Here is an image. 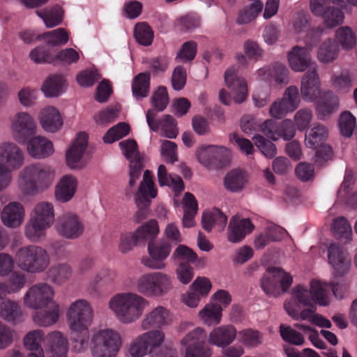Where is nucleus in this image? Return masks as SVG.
<instances>
[{"mask_svg": "<svg viewBox=\"0 0 357 357\" xmlns=\"http://www.w3.org/2000/svg\"><path fill=\"white\" fill-rule=\"evenodd\" d=\"M66 321L70 331L73 349L85 351L90 346L93 357H116L123 347L121 334L109 327H102L89 333L93 319V310L85 299L72 302L66 309Z\"/></svg>", "mask_w": 357, "mask_h": 357, "instance_id": "obj_1", "label": "nucleus"}, {"mask_svg": "<svg viewBox=\"0 0 357 357\" xmlns=\"http://www.w3.org/2000/svg\"><path fill=\"white\" fill-rule=\"evenodd\" d=\"M137 292L122 291L114 294L107 302V307L121 324L130 325L138 321L149 305L146 297H161L173 289L170 275L162 271L146 272L135 282Z\"/></svg>", "mask_w": 357, "mask_h": 357, "instance_id": "obj_2", "label": "nucleus"}, {"mask_svg": "<svg viewBox=\"0 0 357 357\" xmlns=\"http://www.w3.org/2000/svg\"><path fill=\"white\" fill-rule=\"evenodd\" d=\"M330 289L337 298L342 295L338 292V284L329 283L326 281L314 278L309 282V285L298 284L291 290L289 296L284 302V311H292L294 314L297 310L306 308H314L316 305L328 306L332 301Z\"/></svg>", "mask_w": 357, "mask_h": 357, "instance_id": "obj_3", "label": "nucleus"}, {"mask_svg": "<svg viewBox=\"0 0 357 357\" xmlns=\"http://www.w3.org/2000/svg\"><path fill=\"white\" fill-rule=\"evenodd\" d=\"M55 178V171L51 166L33 163L23 168L18 176L17 185L25 195H34L47 190Z\"/></svg>", "mask_w": 357, "mask_h": 357, "instance_id": "obj_4", "label": "nucleus"}, {"mask_svg": "<svg viewBox=\"0 0 357 357\" xmlns=\"http://www.w3.org/2000/svg\"><path fill=\"white\" fill-rule=\"evenodd\" d=\"M54 220L53 204L47 202H38L31 211L25 229L26 236L31 241H39L45 236L46 231L52 227Z\"/></svg>", "mask_w": 357, "mask_h": 357, "instance_id": "obj_5", "label": "nucleus"}, {"mask_svg": "<svg viewBox=\"0 0 357 357\" xmlns=\"http://www.w3.org/2000/svg\"><path fill=\"white\" fill-rule=\"evenodd\" d=\"M24 162V152L15 142H0V191L10 185L12 180L10 172L20 168Z\"/></svg>", "mask_w": 357, "mask_h": 357, "instance_id": "obj_6", "label": "nucleus"}, {"mask_svg": "<svg viewBox=\"0 0 357 357\" xmlns=\"http://www.w3.org/2000/svg\"><path fill=\"white\" fill-rule=\"evenodd\" d=\"M15 259L20 268L31 273L43 272L50 262L47 252L42 247L33 245L20 248L16 252Z\"/></svg>", "mask_w": 357, "mask_h": 357, "instance_id": "obj_7", "label": "nucleus"}, {"mask_svg": "<svg viewBox=\"0 0 357 357\" xmlns=\"http://www.w3.org/2000/svg\"><path fill=\"white\" fill-rule=\"evenodd\" d=\"M225 84L230 89L231 93L225 89L220 90L219 100L225 105H230L232 102L241 104L245 101L248 96L247 81L238 75L234 67L228 68L224 75Z\"/></svg>", "mask_w": 357, "mask_h": 357, "instance_id": "obj_8", "label": "nucleus"}, {"mask_svg": "<svg viewBox=\"0 0 357 357\" xmlns=\"http://www.w3.org/2000/svg\"><path fill=\"white\" fill-rule=\"evenodd\" d=\"M206 332L202 327H197L188 333L181 340L184 357H211V349L206 344Z\"/></svg>", "mask_w": 357, "mask_h": 357, "instance_id": "obj_9", "label": "nucleus"}, {"mask_svg": "<svg viewBox=\"0 0 357 357\" xmlns=\"http://www.w3.org/2000/svg\"><path fill=\"white\" fill-rule=\"evenodd\" d=\"M172 245L165 240L151 241L147 245L148 256H143L140 263L152 270H163L167 267L166 259L170 255Z\"/></svg>", "mask_w": 357, "mask_h": 357, "instance_id": "obj_10", "label": "nucleus"}, {"mask_svg": "<svg viewBox=\"0 0 357 357\" xmlns=\"http://www.w3.org/2000/svg\"><path fill=\"white\" fill-rule=\"evenodd\" d=\"M328 134L327 128L320 123L314 124L305 133V145L310 149L316 150L317 162L327 160L332 156V149L324 144Z\"/></svg>", "mask_w": 357, "mask_h": 357, "instance_id": "obj_11", "label": "nucleus"}, {"mask_svg": "<svg viewBox=\"0 0 357 357\" xmlns=\"http://www.w3.org/2000/svg\"><path fill=\"white\" fill-rule=\"evenodd\" d=\"M36 130L35 119L27 112H18L10 119V135L18 144H25L29 137L36 134Z\"/></svg>", "mask_w": 357, "mask_h": 357, "instance_id": "obj_12", "label": "nucleus"}, {"mask_svg": "<svg viewBox=\"0 0 357 357\" xmlns=\"http://www.w3.org/2000/svg\"><path fill=\"white\" fill-rule=\"evenodd\" d=\"M88 144V134L85 132H78L66 151V163L70 169L80 170L85 167L86 160L84 155Z\"/></svg>", "mask_w": 357, "mask_h": 357, "instance_id": "obj_13", "label": "nucleus"}, {"mask_svg": "<svg viewBox=\"0 0 357 357\" xmlns=\"http://www.w3.org/2000/svg\"><path fill=\"white\" fill-rule=\"evenodd\" d=\"M293 283L290 273L280 267H269L261 279V287L268 294H274L278 288L287 291Z\"/></svg>", "mask_w": 357, "mask_h": 357, "instance_id": "obj_14", "label": "nucleus"}, {"mask_svg": "<svg viewBox=\"0 0 357 357\" xmlns=\"http://www.w3.org/2000/svg\"><path fill=\"white\" fill-rule=\"evenodd\" d=\"M67 337L60 331L49 333L45 337L44 349L31 353L28 357H67L68 351Z\"/></svg>", "mask_w": 357, "mask_h": 357, "instance_id": "obj_15", "label": "nucleus"}, {"mask_svg": "<svg viewBox=\"0 0 357 357\" xmlns=\"http://www.w3.org/2000/svg\"><path fill=\"white\" fill-rule=\"evenodd\" d=\"M55 229L61 236L74 240L83 234L84 225L82 219L77 213L68 211L58 218Z\"/></svg>", "mask_w": 357, "mask_h": 357, "instance_id": "obj_16", "label": "nucleus"}, {"mask_svg": "<svg viewBox=\"0 0 357 357\" xmlns=\"http://www.w3.org/2000/svg\"><path fill=\"white\" fill-rule=\"evenodd\" d=\"M55 291L49 284L41 282L31 286L24 297V303L28 307L36 310L54 300Z\"/></svg>", "mask_w": 357, "mask_h": 357, "instance_id": "obj_17", "label": "nucleus"}, {"mask_svg": "<svg viewBox=\"0 0 357 357\" xmlns=\"http://www.w3.org/2000/svg\"><path fill=\"white\" fill-rule=\"evenodd\" d=\"M37 119L40 128L47 133L55 134L61 130L64 126V118L60 109L51 105L40 109Z\"/></svg>", "mask_w": 357, "mask_h": 357, "instance_id": "obj_18", "label": "nucleus"}, {"mask_svg": "<svg viewBox=\"0 0 357 357\" xmlns=\"http://www.w3.org/2000/svg\"><path fill=\"white\" fill-rule=\"evenodd\" d=\"M230 155V149L223 146L203 144L195 151L197 161L206 167H209L216 161H223Z\"/></svg>", "mask_w": 357, "mask_h": 357, "instance_id": "obj_19", "label": "nucleus"}, {"mask_svg": "<svg viewBox=\"0 0 357 357\" xmlns=\"http://www.w3.org/2000/svg\"><path fill=\"white\" fill-rule=\"evenodd\" d=\"M312 47L296 45L288 52L287 58L290 68L297 73L304 72L307 69L317 67L312 61Z\"/></svg>", "mask_w": 357, "mask_h": 357, "instance_id": "obj_20", "label": "nucleus"}, {"mask_svg": "<svg viewBox=\"0 0 357 357\" xmlns=\"http://www.w3.org/2000/svg\"><path fill=\"white\" fill-rule=\"evenodd\" d=\"M328 260L335 277H342L347 274L351 268V263L349 255L338 244L332 243L328 247Z\"/></svg>", "mask_w": 357, "mask_h": 357, "instance_id": "obj_21", "label": "nucleus"}, {"mask_svg": "<svg viewBox=\"0 0 357 357\" xmlns=\"http://www.w3.org/2000/svg\"><path fill=\"white\" fill-rule=\"evenodd\" d=\"M170 311L162 305H158L145 313L140 321L142 331L167 326L172 323Z\"/></svg>", "mask_w": 357, "mask_h": 357, "instance_id": "obj_22", "label": "nucleus"}, {"mask_svg": "<svg viewBox=\"0 0 357 357\" xmlns=\"http://www.w3.org/2000/svg\"><path fill=\"white\" fill-rule=\"evenodd\" d=\"M301 93L303 99L307 102H314L321 96V82L317 67L314 66L309 69L303 76Z\"/></svg>", "mask_w": 357, "mask_h": 357, "instance_id": "obj_23", "label": "nucleus"}, {"mask_svg": "<svg viewBox=\"0 0 357 357\" xmlns=\"http://www.w3.org/2000/svg\"><path fill=\"white\" fill-rule=\"evenodd\" d=\"M254 229L255 225L249 218L233 215L229 222L227 239L231 243H240Z\"/></svg>", "mask_w": 357, "mask_h": 357, "instance_id": "obj_24", "label": "nucleus"}, {"mask_svg": "<svg viewBox=\"0 0 357 357\" xmlns=\"http://www.w3.org/2000/svg\"><path fill=\"white\" fill-rule=\"evenodd\" d=\"M155 109H148L146 118L149 128L154 132L160 128L162 136L170 139L176 138L178 130L175 119L170 115H165L160 121H155Z\"/></svg>", "mask_w": 357, "mask_h": 357, "instance_id": "obj_25", "label": "nucleus"}, {"mask_svg": "<svg viewBox=\"0 0 357 357\" xmlns=\"http://www.w3.org/2000/svg\"><path fill=\"white\" fill-rule=\"evenodd\" d=\"M237 337V330L231 324L216 326L207 335L208 344L225 349L232 344Z\"/></svg>", "mask_w": 357, "mask_h": 357, "instance_id": "obj_26", "label": "nucleus"}, {"mask_svg": "<svg viewBox=\"0 0 357 357\" xmlns=\"http://www.w3.org/2000/svg\"><path fill=\"white\" fill-rule=\"evenodd\" d=\"M33 135L26 143L27 152L32 158L44 159L53 155L54 144L50 139L41 135Z\"/></svg>", "mask_w": 357, "mask_h": 357, "instance_id": "obj_27", "label": "nucleus"}, {"mask_svg": "<svg viewBox=\"0 0 357 357\" xmlns=\"http://www.w3.org/2000/svg\"><path fill=\"white\" fill-rule=\"evenodd\" d=\"M158 190L153 181V175L149 170H146L143 174L139 190L135 194V200L139 207H146L150 204V199L157 197Z\"/></svg>", "mask_w": 357, "mask_h": 357, "instance_id": "obj_28", "label": "nucleus"}, {"mask_svg": "<svg viewBox=\"0 0 357 357\" xmlns=\"http://www.w3.org/2000/svg\"><path fill=\"white\" fill-rule=\"evenodd\" d=\"M25 217L24 206L17 202H10L7 204L1 211V221L8 227L17 228L20 227Z\"/></svg>", "mask_w": 357, "mask_h": 357, "instance_id": "obj_29", "label": "nucleus"}, {"mask_svg": "<svg viewBox=\"0 0 357 357\" xmlns=\"http://www.w3.org/2000/svg\"><path fill=\"white\" fill-rule=\"evenodd\" d=\"M40 309L33 316V321L39 326H52L59 321L61 307L56 301L43 305Z\"/></svg>", "mask_w": 357, "mask_h": 357, "instance_id": "obj_30", "label": "nucleus"}, {"mask_svg": "<svg viewBox=\"0 0 357 357\" xmlns=\"http://www.w3.org/2000/svg\"><path fill=\"white\" fill-rule=\"evenodd\" d=\"M78 187V181L73 174L62 176L55 187V197L60 202L70 201L75 195Z\"/></svg>", "mask_w": 357, "mask_h": 357, "instance_id": "obj_31", "label": "nucleus"}, {"mask_svg": "<svg viewBox=\"0 0 357 357\" xmlns=\"http://www.w3.org/2000/svg\"><path fill=\"white\" fill-rule=\"evenodd\" d=\"M68 86L65 77L61 74L49 75L43 82L40 90L46 98H55L62 95Z\"/></svg>", "mask_w": 357, "mask_h": 357, "instance_id": "obj_32", "label": "nucleus"}, {"mask_svg": "<svg viewBox=\"0 0 357 357\" xmlns=\"http://www.w3.org/2000/svg\"><path fill=\"white\" fill-rule=\"evenodd\" d=\"M248 183V173L241 169H234L229 172L224 177V188L232 193L241 192Z\"/></svg>", "mask_w": 357, "mask_h": 357, "instance_id": "obj_33", "label": "nucleus"}, {"mask_svg": "<svg viewBox=\"0 0 357 357\" xmlns=\"http://www.w3.org/2000/svg\"><path fill=\"white\" fill-rule=\"evenodd\" d=\"M227 222V215L217 208L206 210L202 213V227L208 231H211L213 229L222 231Z\"/></svg>", "mask_w": 357, "mask_h": 357, "instance_id": "obj_34", "label": "nucleus"}, {"mask_svg": "<svg viewBox=\"0 0 357 357\" xmlns=\"http://www.w3.org/2000/svg\"><path fill=\"white\" fill-rule=\"evenodd\" d=\"M286 313L294 320L308 321L320 328H330L332 326L331 321L320 314L316 313V307L314 308H303L297 310L294 314L292 311H285Z\"/></svg>", "mask_w": 357, "mask_h": 357, "instance_id": "obj_35", "label": "nucleus"}, {"mask_svg": "<svg viewBox=\"0 0 357 357\" xmlns=\"http://www.w3.org/2000/svg\"><path fill=\"white\" fill-rule=\"evenodd\" d=\"M222 307L215 303H206L197 314L199 321L207 326H218L222 320Z\"/></svg>", "mask_w": 357, "mask_h": 357, "instance_id": "obj_36", "label": "nucleus"}, {"mask_svg": "<svg viewBox=\"0 0 357 357\" xmlns=\"http://www.w3.org/2000/svg\"><path fill=\"white\" fill-rule=\"evenodd\" d=\"M36 14L43 20L45 26L50 29L61 24L63 20L64 11L61 6L56 4L42 10H38L36 11Z\"/></svg>", "mask_w": 357, "mask_h": 357, "instance_id": "obj_37", "label": "nucleus"}, {"mask_svg": "<svg viewBox=\"0 0 357 357\" xmlns=\"http://www.w3.org/2000/svg\"><path fill=\"white\" fill-rule=\"evenodd\" d=\"M157 178L160 186H169L175 192V197L184 189V183L180 176L169 174L164 165H160L157 170Z\"/></svg>", "mask_w": 357, "mask_h": 357, "instance_id": "obj_38", "label": "nucleus"}, {"mask_svg": "<svg viewBox=\"0 0 357 357\" xmlns=\"http://www.w3.org/2000/svg\"><path fill=\"white\" fill-rule=\"evenodd\" d=\"M331 231L334 236L344 243H349L353 240L352 227L349 220L342 216L333 220Z\"/></svg>", "mask_w": 357, "mask_h": 357, "instance_id": "obj_39", "label": "nucleus"}, {"mask_svg": "<svg viewBox=\"0 0 357 357\" xmlns=\"http://www.w3.org/2000/svg\"><path fill=\"white\" fill-rule=\"evenodd\" d=\"M338 54V46L335 41L328 39L319 45L317 52V58L321 63H329L337 58Z\"/></svg>", "mask_w": 357, "mask_h": 357, "instance_id": "obj_40", "label": "nucleus"}, {"mask_svg": "<svg viewBox=\"0 0 357 357\" xmlns=\"http://www.w3.org/2000/svg\"><path fill=\"white\" fill-rule=\"evenodd\" d=\"M263 9V2L261 0H255L239 10L237 22L240 24L250 23L262 13Z\"/></svg>", "mask_w": 357, "mask_h": 357, "instance_id": "obj_41", "label": "nucleus"}, {"mask_svg": "<svg viewBox=\"0 0 357 357\" xmlns=\"http://www.w3.org/2000/svg\"><path fill=\"white\" fill-rule=\"evenodd\" d=\"M70 34L63 28H58L38 35V40H43L49 46H61L69 40Z\"/></svg>", "mask_w": 357, "mask_h": 357, "instance_id": "obj_42", "label": "nucleus"}, {"mask_svg": "<svg viewBox=\"0 0 357 357\" xmlns=\"http://www.w3.org/2000/svg\"><path fill=\"white\" fill-rule=\"evenodd\" d=\"M72 267L66 264L61 263L52 266L49 275L52 282L56 284H63L68 282L73 276Z\"/></svg>", "mask_w": 357, "mask_h": 357, "instance_id": "obj_43", "label": "nucleus"}, {"mask_svg": "<svg viewBox=\"0 0 357 357\" xmlns=\"http://www.w3.org/2000/svg\"><path fill=\"white\" fill-rule=\"evenodd\" d=\"M21 317L22 310L17 303L0 298V317L13 322L19 320Z\"/></svg>", "mask_w": 357, "mask_h": 357, "instance_id": "obj_44", "label": "nucleus"}, {"mask_svg": "<svg viewBox=\"0 0 357 357\" xmlns=\"http://www.w3.org/2000/svg\"><path fill=\"white\" fill-rule=\"evenodd\" d=\"M150 91V76L147 73H139L135 76L132 83V92L137 100L146 97Z\"/></svg>", "mask_w": 357, "mask_h": 357, "instance_id": "obj_45", "label": "nucleus"}, {"mask_svg": "<svg viewBox=\"0 0 357 357\" xmlns=\"http://www.w3.org/2000/svg\"><path fill=\"white\" fill-rule=\"evenodd\" d=\"M142 334L149 354L168 342L165 333L161 329H150Z\"/></svg>", "mask_w": 357, "mask_h": 357, "instance_id": "obj_46", "label": "nucleus"}, {"mask_svg": "<svg viewBox=\"0 0 357 357\" xmlns=\"http://www.w3.org/2000/svg\"><path fill=\"white\" fill-rule=\"evenodd\" d=\"M339 107V98L336 95L328 93L327 99L319 102L317 106V115L320 119H325L335 112Z\"/></svg>", "mask_w": 357, "mask_h": 357, "instance_id": "obj_47", "label": "nucleus"}, {"mask_svg": "<svg viewBox=\"0 0 357 357\" xmlns=\"http://www.w3.org/2000/svg\"><path fill=\"white\" fill-rule=\"evenodd\" d=\"M159 232L158 223L153 219L142 224L134 231L139 241L153 239L158 235Z\"/></svg>", "mask_w": 357, "mask_h": 357, "instance_id": "obj_48", "label": "nucleus"}, {"mask_svg": "<svg viewBox=\"0 0 357 357\" xmlns=\"http://www.w3.org/2000/svg\"><path fill=\"white\" fill-rule=\"evenodd\" d=\"M335 43L346 50L352 49L356 44V36L348 26L340 27L335 32Z\"/></svg>", "mask_w": 357, "mask_h": 357, "instance_id": "obj_49", "label": "nucleus"}, {"mask_svg": "<svg viewBox=\"0 0 357 357\" xmlns=\"http://www.w3.org/2000/svg\"><path fill=\"white\" fill-rule=\"evenodd\" d=\"M239 341L248 348H255L262 344L263 338L257 331L247 328L240 331L238 333Z\"/></svg>", "mask_w": 357, "mask_h": 357, "instance_id": "obj_50", "label": "nucleus"}, {"mask_svg": "<svg viewBox=\"0 0 357 357\" xmlns=\"http://www.w3.org/2000/svg\"><path fill=\"white\" fill-rule=\"evenodd\" d=\"M130 130V128L128 123H119L107 131L102 137V140L105 144H112L128 135Z\"/></svg>", "mask_w": 357, "mask_h": 357, "instance_id": "obj_51", "label": "nucleus"}, {"mask_svg": "<svg viewBox=\"0 0 357 357\" xmlns=\"http://www.w3.org/2000/svg\"><path fill=\"white\" fill-rule=\"evenodd\" d=\"M30 59L35 63H55L53 51L43 46H38L29 52Z\"/></svg>", "mask_w": 357, "mask_h": 357, "instance_id": "obj_52", "label": "nucleus"}, {"mask_svg": "<svg viewBox=\"0 0 357 357\" xmlns=\"http://www.w3.org/2000/svg\"><path fill=\"white\" fill-rule=\"evenodd\" d=\"M310 16L305 12L301 11L295 13L291 20V31L295 34L307 32L310 29Z\"/></svg>", "mask_w": 357, "mask_h": 357, "instance_id": "obj_53", "label": "nucleus"}, {"mask_svg": "<svg viewBox=\"0 0 357 357\" xmlns=\"http://www.w3.org/2000/svg\"><path fill=\"white\" fill-rule=\"evenodd\" d=\"M354 79L347 72L334 74L331 79L332 87L338 92L346 93L353 86Z\"/></svg>", "mask_w": 357, "mask_h": 357, "instance_id": "obj_54", "label": "nucleus"}, {"mask_svg": "<svg viewBox=\"0 0 357 357\" xmlns=\"http://www.w3.org/2000/svg\"><path fill=\"white\" fill-rule=\"evenodd\" d=\"M338 125L342 135L350 137L356 126V119L350 112H343L339 117Z\"/></svg>", "mask_w": 357, "mask_h": 357, "instance_id": "obj_55", "label": "nucleus"}, {"mask_svg": "<svg viewBox=\"0 0 357 357\" xmlns=\"http://www.w3.org/2000/svg\"><path fill=\"white\" fill-rule=\"evenodd\" d=\"M44 333L39 329L29 331L24 337V347L31 351V353H38V351L43 350L40 345L43 340H45Z\"/></svg>", "mask_w": 357, "mask_h": 357, "instance_id": "obj_56", "label": "nucleus"}, {"mask_svg": "<svg viewBox=\"0 0 357 357\" xmlns=\"http://www.w3.org/2000/svg\"><path fill=\"white\" fill-rule=\"evenodd\" d=\"M136 40L144 46L150 45L153 40V32L151 27L145 22L136 24L134 31Z\"/></svg>", "mask_w": 357, "mask_h": 357, "instance_id": "obj_57", "label": "nucleus"}, {"mask_svg": "<svg viewBox=\"0 0 357 357\" xmlns=\"http://www.w3.org/2000/svg\"><path fill=\"white\" fill-rule=\"evenodd\" d=\"M197 52V43L192 40L187 41L181 45L178 51L176 60L182 63L190 62L195 58Z\"/></svg>", "mask_w": 357, "mask_h": 357, "instance_id": "obj_58", "label": "nucleus"}, {"mask_svg": "<svg viewBox=\"0 0 357 357\" xmlns=\"http://www.w3.org/2000/svg\"><path fill=\"white\" fill-rule=\"evenodd\" d=\"M80 53L81 52L71 47L61 50L54 54L55 63H60L66 66L76 63L80 59Z\"/></svg>", "mask_w": 357, "mask_h": 357, "instance_id": "obj_59", "label": "nucleus"}, {"mask_svg": "<svg viewBox=\"0 0 357 357\" xmlns=\"http://www.w3.org/2000/svg\"><path fill=\"white\" fill-rule=\"evenodd\" d=\"M280 333L282 340L290 344L301 346L305 342L303 335L287 324H281Z\"/></svg>", "mask_w": 357, "mask_h": 357, "instance_id": "obj_60", "label": "nucleus"}, {"mask_svg": "<svg viewBox=\"0 0 357 357\" xmlns=\"http://www.w3.org/2000/svg\"><path fill=\"white\" fill-rule=\"evenodd\" d=\"M280 99L289 111L293 112L298 107L301 102L298 88L294 86H289L285 90L282 98Z\"/></svg>", "mask_w": 357, "mask_h": 357, "instance_id": "obj_61", "label": "nucleus"}, {"mask_svg": "<svg viewBox=\"0 0 357 357\" xmlns=\"http://www.w3.org/2000/svg\"><path fill=\"white\" fill-rule=\"evenodd\" d=\"M119 147L123 155L131 162L140 161V155L137 142L132 139L123 140L119 142Z\"/></svg>", "mask_w": 357, "mask_h": 357, "instance_id": "obj_62", "label": "nucleus"}, {"mask_svg": "<svg viewBox=\"0 0 357 357\" xmlns=\"http://www.w3.org/2000/svg\"><path fill=\"white\" fill-rule=\"evenodd\" d=\"M151 102L154 107L152 109H155L156 114L158 112H162L169 103L167 89L164 86L158 87L151 98Z\"/></svg>", "mask_w": 357, "mask_h": 357, "instance_id": "obj_63", "label": "nucleus"}, {"mask_svg": "<svg viewBox=\"0 0 357 357\" xmlns=\"http://www.w3.org/2000/svg\"><path fill=\"white\" fill-rule=\"evenodd\" d=\"M255 146L261 153L267 158H273L277 154L275 145L271 142L265 139L263 136L257 134L252 137Z\"/></svg>", "mask_w": 357, "mask_h": 357, "instance_id": "obj_64", "label": "nucleus"}]
</instances>
